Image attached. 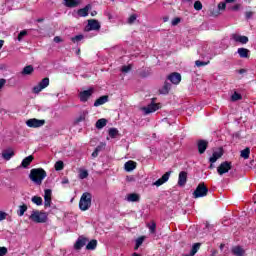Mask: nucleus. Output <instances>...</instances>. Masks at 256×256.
<instances>
[{
  "label": "nucleus",
  "instance_id": "1",
  "mask_svg": "<svg viewBox=\"0 0 256 256\" xmlns=\"http://www.w3.org/2000/svg\"><path fill=\"white\" fill-rule=\"evenodd\" d=\"M47 177V172L43 168H34L30 170L29 179L35 185H42L43 180Z\"/></svg>",
  "mask_w": 256,
  "mask_h": 256
},
{
  "label": "nucleus",
  "instance_id": "2",
  "mask_svg": "<svg viewBox=\"0 0 256 256\" xmlns=\"http://www.w3.org/2000/svg\"><path fill=\"white\" fill-rule=\"evenodd\" d=\"M48 219L49 214L39 210H33L29 216V220L33 221V223H47Z\"/></svg>",
  "mask_w": 256,
  "mask_h": 256
},
{
  "label": "nucleus",
  "instance_id": "3",
  "mask_svg": "<svg viewBox=\"0 0 256 256\" xmlns=\"http://www.w3.org/2000/svg\"><path fill=\"white\" fill-rule=\"evenodd\" d=\"M93 199V195L89 192H84L79 201V209L80 211H88L91 208V201Z\"/></svg>",
  "mask_w": 256,
  "mask_h": 256
},
{
  "label": "nucleus",
  "instance_id": "4",
  "mask_svg": "<svg viewBox=\"0 0 256 256\" xmlns=\"http://www.w3.org/2000/svg\"><path fill=\"white\" fill-rule=\"evenodd\" d=\"M209 193V188L205 186V183H200L196 187L195 191L193 192L194 199H199L201 197H207V194Z\"/></svg>",
  "mask_w": 256,
  "mask_h": 256
},
{
  "label": "nucleus",
  "instance_id": "5",
  "mask_svg": "<svg viewBox=\"0 0 256 256\" xmlns=\"http://www.w3.org/2000/svg\"><path fill=\"white\" fill-rule=\"evenodd\" d=\"M49 85V77L43 78L38 85L34 86L32 89V93L35 95H39L43 89H47V86Z\"/></svg>",
  "mask_w": 256,
  "mask_h": 256
},
{
  "label": "nucleus",
  "instance_id": "6",
  "mask_svg": "<svg viewBox=\"0 0 256 256\" xmlns=\"http://www.w3.org/2000/svg\"><path fill=\"white\" fill-rule=\"evenodd\" d=\"M231 169H233V164L229 161H224L218 166L217 173L218 175H225V173H229Z\"/></svg>",
  "mask_w": 256,
  "mask_h": 256
},
{
  "label": "nucleus",
  "instance_id": "7",
  "mask_svg": "<svg viewBox=\"0 0 256 256\" xmlns=\"http://www.w3.org/2000/svg\"><path fill=\"white\" fill-rule=\"evenodd\" d=\"M161 109V103H155V98L152 99V102L147 105V107L143 108V111L146 115L149 113H155V111H159Z\"/></svg>",
  "mask_w": 256,
  "mask_h": 256
},
{
  "label": "nucleus",
  "instance_id": "8",
  "mask_svg": "<svg viewBox=\"0 0 256 256\" xmlns=\"http://www.w3.org/2000/svg\"><path fill=\"white\" fill-rule=\"evenodd\" d=\"M93 92H94L93 88H89L88 90L81 91L79 93V99H80L81 103H87V101H89V99H91Z\"/></svg>",
  "mask_w": 256,
  "mask_h": 256
},
{
  "label": "nucleus",
  "instance_id": "9",
  "mask_svg": "<svg viewBox=\"0 0 256 256\" xmlns=\"http://www.w3.org/2000/svg\"><path fill=\"white\" fill-rule=\"evenodd\" d=\"M27 127L37 129V127H43L45 125V120H39L37 118H32L26 121Z\"/></svg>",
  "mask_w": 256,
  "mask_h": 256
},
{
  "label": "nucleus",
  "instance_id": "10",
  "mask_svg": "<svg viewBox=\"0 0 256 256\" xmlns=\"http://www.w3.org/2000/svg\"><path fill=\"white\" fill-rule=\"evenodd\" d=\"M198 153L203 155L205 151H207V147H209V142L207 140H198L197 141Z\"/></svg>",
  "mask_w": 256,
  "mask_h": 256
},
{
  "label": "nucleus",
  "instance_id": "11",
  "mask_svg": "<svg viewBox=\"0 0 256 256\" xmlns=\"http://www.w3.org/2000/svg\"><path fill=\"white\" fill-rule=\"evenodd\" d=\"M168 81H170L173 85H179L181 83V74L177 72H173L167 77Z\"/></svg>",
  "mask_w": 256,
  "mask_h": 256
},
{
  "label": "nucleus",
  "instance_id": "12",
  "mask_svg": "<svg viewBox=\"0 0 256 256\" xmlns=\"http://www.w3.org/2000/svg\"><path fill=\"white\" fill-rule=\"evenodd\" d=\"M172 171L166 172L160 179H158L156 182H154V185L156 187H161L164 183H167L169 181V177H171Z\"/></svg>",
  "mask_w": 256,
  "mask_h": 256
},
{
  "label": "nucleus",
  "instance_id": "13",
  "mask_svg": "<svg viewBox=\"0 0 256 256\" xmlns=\"http://www.w3.org/2000/svg\"><path fill=\"white\" fill-rule=\"evenodd\" d=\"M85 245H87V238L79 237L77 239L76 243L74 244V249L76 251H81V249H83V247H85Z\"/></svg>",
  "mask_w": 256,
  "mask_h": 256
},
{
  "label": "nucleus",
  "instance_id": "14",
  "mask_svg": "<svg viewBox=\"0 0 256 256\" xmlns=\"http://www.w3.org/2000/svg\"><path fill=\"white\" fill-rule=\"evenodd\" d=\"M232 39H234L236 43H241L242 45H247V43H249V37L241 36L239 34H233Z\"/></svg>",
  "mask_w": 256,
  "mask_h": 256
},
{
  "label": "nucleus",
  "instance_id": "15",
  "mask_svg": "<svg viewBox=\"0 0 256 256\" xmlns=\"http://www.w3.org/2000/svg\"><path fill=\"white\" fill-rule=\"evenodd\" d=\"M51 195H52L51 189H46L44 191V207H45V209H47V207H51Z\"/></svg>",
  "mask_w": 256,
  "mask_h": 256
},
{
  "label": "nucleus",
  "instance_id": "16",
  "mask_svg": "<svg viewBox=\"0 0 256 256\" xmlns=\"http://www.w3.org/2000/svg\"><path fill=\"white\" fill-rule=\"evenodd\" d=\"M88 26L90 27V31H99L101 29V24L99 20L90 19L88 20Z\"/></svg>",
  "mask_w": 256,
  "mask_h": 256
},
{
  "label": "nucleus",
  "instance_id": "17",
  "mask_svg": "<svg viewBox=\"0 0 256 256\" xmlns=\"http://www.w3.org/2000/svg\"><path fill=\"white\" fill-rule=\"evenodd\" d=\"M187 184V172L181 171L178 176V185L179 187H185Z\"/></svg>",
  "mask_w": 256,
  "mask_h": 256
},
{
  "label": "nucleus",
  "instance_id": "18",
  "mask_svg": "<svg viewBox=\"0 0 256 256\" xmlns=\"http://www.w3.org/2000/svg\"><path fill=\"white\" fill-rule=\"evenodd\" d=\"M223 157V148H220L218 152H213L212 156L209 158V163H217L218 159Z\"/></svg>",
  "mask_w": 256,
  "mask_h": 256
},
{
  "label": "nucleus",
  "instance_id": "19",
  "mask_svg": "<svg viewBox=\"0 0 256 256\" xmlns=\"http://www.w3.org/2000/svg\"><path fill=\"white\" fill-rule=\"evenodd\" d=\"M124 169L125 171H127L128 173H131V171H135V169H137V162L133 161V160H129L124 164Z\"/></svg>",
  "mask_w": 256,
  "mask_h": 256
},
{
  "label": "nucleus",
  "instance_id": "20",
  "mask_svg": "<svg viewBox=\"0 0 256 256\" xmlns=\"http://www.w3.org/2000/svg\"><path fill=\"white\" fill-rule=\"evenodd\" d=\"M64 5L69 9H75V7L81 5V0H64Z\"/></svg>",
  "mask_w": 256,
  "mask_h": 256
},
{
  "label": "nucleus",
  "instance_id": "21",
  "mask_svg": "<svg viewBox=\"0 0 256 256\" xmlns=\"http://www.w3.org/2000/svg\"><path fill=\"white\" fill-rule=\"evenodd\" d=\"M109 102V96L108 95H103L96 99L94 102V107H101V105H105V103Z\"/></svg>",
  "mask_w": 256,
  "mask_h": 256
},
{
  "label": "nucleus",
  "instance_id": "22",
  "mask_svg": "<svg viewBox=\"0 0 256 256\" xmlns=\"http://www.w3.org/2000/svg\"><path fill=\"white\" fill-rule=\"evenodd\" d=\"M89 11H91V4L86 5L82 9H78L77 15L78 17H87L89 15Z\"/></svg>",
  "mask_w": 256,
  "mask_h": 256
},
{
  "label": "nucleus",
  "instance_id": "23",
  "mask_svg": "<svg viewBox=\"0 0 256 256\" xmlns=\"http://www.w3.org/2000/svg\"><path fill=\"white\" fill-rule=\"evenodd\" d=\"M231 253L232 255L243 256L245 255V249H243L241 246H233L231 248Z\"/></svg>",
  "mask_w": 256,
  "mask_h": 256
},
{
  "label": "nucleus",
  "instance_id": "24",
  "mask_svg": "<svg viewBox=\"0 0 256 256\" xmlns=\"http://www.w3.org/2000/svg\"><path fill=\"white\" fill-rule=\"evenodd\" d=\"M237 53L241 59H249L251 51L247 48H238Z\"/></svg>",
  "mask_w": 256,
  "mask_h": 256
},
{
  "label": "nucleus",
  "instance_id": "25",
  "mask_svg": "<svg viewBox=\"0 0 256 256\" xmlns=\"http://www.w3.org/2000/svg\"><path fill=\"white\" fill-rule=\"evenodd\" d=\"M171 91V83L165 81L163 87L159 90L161 95H169Z\"/></svg>",
  "mask_w": 256,
  "mask_h": 256
},
{
  "label": "nucleus",
  "instance_id": "26",
  "mask_svg": "<svg viewBox=\"0 0 256 256\" xmlns=\"http://www.w3.org/2000/svg\"><path fill=\"white\" fill-rule=\"evenodd\" d=\"M33 159H35V157H33V155L27 156L26 158H24L22 160L21 166L24 169H27V167H29V165H31V163H33Z\"/></svg>",
  "mask_w": 256,
  "mask_h": 256
},
{
  "label": "nucleus",
  "instance_id": "27",
  "mask_svg": "<svg viewBox=\"0 0 256 256\" xmlns=\"http://www.w3.org/2000/svg\"><path fill=\"white\" fill-rule=\"evenodd\" d=\"M2 157L5 161H10L12 157H15V152L12 149L5 150L2 152Z\"/></svg>",
  "mask_w": 256,
  "mask_h": 256
},
{
  "label": "nucleus",
  "instance_id": "28",
  "mask_svg": "<svg viewBox=\"0 0 256 256\" xmlns=\"http://www.w3.org/2000/svg\"><path fill=\"white\" fill-rule=\"evenodd\" d=\"M127 201L130 203H138V201H141V196L137 193H131L128 195Z\"/></svg>",
  "mask_w": 256,
  "mask_h": 256
},
{
  "label": "nucleus",
  "instance_id": "29",
  "mask_svg": "<svg viewBox=\"0 0 256 256\" xmlns=\"http://www.w3.org/2000/svg\"><path fill=\"white\" fill-rule=\"evenodd\" d=\"M86 249L88 251H95V249H97V240L93 239L91 240L87 245H86Z\"/></svg>",
  "mask_w": 256,
  "mask_h": 256
},
{
  "label": "nucleus",
  "instance_id": "30",
  "mask_svg": "<svg viewBox=\"0 0 256 256\" xmlns=\"http://www.w3.org/2000/svg\"><path fill=\"white\" fill-rule=\"evenodd\" d=\"M107 125V119L101 118L96 122V129H103Z\"/></svg>",
  "mask_w": 256,
  "mask_h": 256
},
{
  "label": "nucleus",
  "instance_id": "31",
  "mask_svg": "<svg viewBox=\"0 0 256 256\" xmlns=\"http://www.w3.org/2000/svg\"><path fill=\"white\" fill-rule=\"evenodd\" d=\"M249 155H251V149L249 147H246L240 153V157H242V159H249Z\"/></svg>",
  "mask_w": 256,
  "mask_h": 256
},
{
  "label": "nucleus",
  "instance_id": "32",
  "mask_svg": "<svg viewBox=\"0 0 256 256\" xmlns=\"http://www.w3.org/2000/svg\"><path fill=\"white\" fill-rule=\"evenodd\" d=\"M35 71L32 65H28L23 68L22 75H31Z\"/></svg>",
  "mask_w": 256,
  "mask_h": 256
},
{
  "label": "nucleus",
  "instance_id": "33",
  "mask_svg": "<svg viewBox=\"0 0 256 256\" xmlns=\"http://www.w3.org/2000/svg\"><path fill=\"white\" fill-rule=\"evenodd\" d=\"M108 135L111 139H116L117 135H119V130H117V128H110L108 130Z\"/></svg>",
  "mask_w": 256,
  "mask_h": 256
},
{
  "label": "nucleus",
  "instance_id": "34",
  "mask_svg": "<svg viewBox=\"0 0 256 256\" xmlns=\"http://www.w3.org/2000/svg\"><path fill=\"white\" fill-rule=\"evenodd\" d=\"M31 201L34 205H38V207L43 205V198L41 196H33Z\"/></svg>",
  "mask_w": 256,
  "mask_h": 256
},
{
  "label": "nucleus",
  "instance_id": "35",
  "mask_svg": "<svg viewBox=\"0 0 256 256\" xmlns=\"http://www.w3.org/2000/svg\"><path fill=\"white\" fill-rule=\"evenodd\" d=\"M54 169L55 171H63V169H65V163L61 160L57 161L54 165Z\"/></svg>",
  "mask_w": 256,
  "mask_h": 256
},
{
  "label": "nucleus",
  "instance_id": "36",
  "mask_svg": "<svg viewBox=\"0 0 256 256\" xmlns=\"http://www.w3.org/2000/svg\"><path fill=\"white\" fill-rule=\"evenodd\" d=\"M143 241H145V236H140L138 239H136V244L134 247L135 251H137V249L143 245Z\"/></svg>",
  "mask_w": 256,
  "mask_h": 256
},
{
  "label": "nucleus",
  "instance_id": "37",
  "mask_svg": "<svg viewBox=\"0 0 256 256\" xmlns=\"http://www.w3.org/2000/svg\"><path fill=\"white\" fill-rule=\"evenodd\" d=\"M199 249H201V243L193 244L191 252H190L191 256H195L197 254V251H199Z\"/></svg>",
  "mask_w": 256,
  "mask_h": 256
},
{
  "label": "nucleus",
  "instance_id": "38",
  "mask_svg": "<svg viewBox=\"0 0 256 256\" xmlns=\"http://www.w3.org/2000/svg\"><path fill=\"white\" fill-rule=\"evenodd\" d=\"M147 227H148V229H149V231H150V233L152 235L156 233V231H157V223H155V221H152L151 224H147Z\"/></svg>",
  "mask_w": 256,
  "mask_h": 256
},
{
  "label": "nucleus",
  "instance_id": "39",
  "mask_svg": "<svg viewBox=\"0 0 256 256\" xmlns=\"http://www.w3.org/2000/svg\"><path fill=\"white\" fill-rule=\"evenodd\" d=\"M85 39V36L83 34L76 35L71 38L72 43H79V41H83Z\"/></svg>",
  "mask_w": 256,
  "mask_h": 256
},
{
  "label": "nucleus",
  "instance_id": "40",
  "mask_svg": "<svg viewBox=\"0 0 256 256\" xmlns=\"http://www.w3.org/2000/svg\"><path fill=\"white\" fill-rule=\"evenodd\" d=\"M26 211H27V206L25 204L19 206L18 216L23 217Z\"/></svg>",
  "mask_w": 256,
  "mask_h": 256
},
{
  "label": "nucleus",
  "instance_id": "41",
  "mask_svg": "<svg viewBox=\"0 0 256 256\" xmlns=\"http://www.w3.org/2000/svg\"><path fill=\"white\" fill-rule=\"evenodd\" d=\"M241 99H243V96H241V94L234 92L231 96V101L235 102V101H241Z\"/></svg>",
  "mask_w": 256,
  "mask_h": 256
},
{
  "label": "nucleus",
  "instance_id": "42",
  "mask_svg": "<svg viewBox=\"0 0 256 256\" xmlns=\"http://www.w3.org/2000/svg\"><path fill=\"white\" fill-rule=\"evenodd\" d=\"M89 177V172L87 170H81L79 172V179H87Z\"/></svg>",
  "mask_w": 256,
  "mask_h": 256
},
{
  "label": "nucleus",
  "instance_id": "43",
  "mask_svg": "<svg viewBox=\"0 0 256 256\" xmlns=\"http://www.w3.org/2000/svg\"><path fill=\"white\" fill-rule=\"evenodd\" d=\"M135 21H137V14H132L129 16L127 23L128 25H133Z\"/></svg>",
  "mask_w": 256,
  "mask_h": 256
},
{
  "label": "nucleus",
  "instance_id": "44",
  "mask_svg": "<svg viewBox=\"0 0 256 256\" xmlns=\"http://www.w3.org/2000/svg\"><path fill=\"white\" fill-rule=\"evenodd\" d=\"M194 9L195 11H201V9H203V4L201 3V1L197 0L194 3Z\"/></svg>",
  "mask_w": 256,
  "mask_h": 256
},
{
  "label": "nucleus",
  "instance_id": "45",
  "mask_svg": "<svg viewBox=\"0 0 256 256\" xmlns=\"http://www.w3.org/2000/svg\"><path fill=\"white\" fill-rule=\"evenodd\" d=\"M195 65L196 67H205V65H209V61L205 62V61L196 60Z\"/></svg>",
  "mask_w": 256,
  "mask_h": 256
},
{
  "label": "nucleus",
  "instance_id": "46",
  "mask_svg": "<svg viewBox=\"0 0 256 256\" xmlns=\"http://www.w3.org/2000/svg\"><path fill=\"white\" fill-rule=\"evenodd\" d=\"M26 35H27V30L20 31V33L18 34L17 40L18 41H23V37H26Z\"/></svg>",
  "mask_w": 256,
  "mask_h": 256
},
{
  "label": "nucleus",
  "instance_id": "47",
  "mask_svg": "<svg viewBox=\"0 0 256 256\" xmlns=\"http://www.w3.org/2000/svg\"><path fill=\"white\" fill-rule=\"evenodd\" d=\"M101 151V146H97L95 150L92 152V157L95 159V157H99V152Z\"/></svg>",
  "mask_w": 256,
  "mask_h": 256
},
{
  "label": "nucleus",
  "instance_id": "48",
  "mask_svg": "<svg viewBox=\"0 0 256 256\" xmlns=\"http://www.w3.org/2000/svg\"><path fill=\"white\" fill-rule=\"evenodd\" d=\"M225 9H227V4H226V2H220V3L218 4V10H219V11H225Z\"/></svg>",
  "mask_w": 256,
  "mask_h": 256
},
{
  "label": "nucleus",
  "instance_id": "49",
  "mask_svg": "<svg viewBox=\"0 0 256 256\" xmlns=\"http://www.w3.org/2000/svg\"><path fill=\"white\" fill-rule=\"evenodd\" d=\"M121 71L122 73H129L131 71V65L122 66Z\"/></svg>",
  "mask_w": 256,
  "mask_h": 256
},
{
  "label": "nucleus",
  "instance_id": "50",
  "mask_svg": "<svg viewBox=\"0 0 256 256\" xmlns=\"http://www.w3.org/2000/svg\"><path fill=\"white\" fill-rule=\"evenodd\" d=\"M253 15H255V12H253V11H247V12L245 13V18H246L247 20H249V19H251V17H253Z\"/></svg>",
  "mask_w": 256,
  "mask_h": 256
},
{
  "label": "nucleus",
  "instance_id": "51",
  "mask_svg": "<svg viewBox=\"0 0 256 256\" xmlns=\"http://www.w3.org/2000/svg\"><path fill=\"white\" fill-rule=\"evenodd\" d=\"M139 76L142 78L149 77V71L142 70L141 72H139Z\"/></svg>",
  "mask_w": 256,
  "mask_h": 256
},
{
  "label": "nucleus",
  "instance_id": "52",
  "mask_svg": "<svg viewBox=\"0 0 256 256\" xmlns=\"http://www.w3.org/2000/svg\"><path fill=\"white\" fill-rule=\"evenodd\" d=\"M7 247H0V256H5L7 255Z\"/></svg>",
  "mask_w": 256,
  "mask_h": 256
},
{
  "label": "nucleus",
  "instance_id": "53",
  "mask_svg": "<svg viewBox=\"0 0 256 256\" xmlns=\"http://www.w3.org/2000/svg\"><path fill=\"white\" fill-rule=\"evenodd\" d=\"M181 23V18L176 17L172 20V25L175 27L176 25H179Z\"/></svg>",
  "mask_w": 256,
  "mask_h": 256
},
{
  "label": "nucleus",
  "instance_id": "54",
  "mask_svg": "<svg viewBox=\"0 0 256 256\" xmlns=\"http://www.w3.org/2000/svg\"><path fill=\"white\" fill-rule=\"evenodd\" d=\"M4 219H7V213L0 211V221H4Z\"/></svg>",
  "mask_w": 256,
  "mask_h": 256
},
{
  "label": "nucleus",
  "instance_id": "55",
  "mask_svg": "<svg viewBox=\"0 0 256 256\" xmlns=\"http://www.w3.org/2000/svg\"><path fill=\"white\" fill-rule=\"evenodd\" d=\"M85 117H86V114L84 113V114H82V115H80L78 118H77V123H81V121H85Z\"/></svg>",
  "mask_w": 256,
  "mask_h": 256
},
{
  "label": "nucleus",
  "instance_id": "56",
  "mask_svg": "<svg viewBox=\"0 0 256 256\" xmlns=\"http://www.w3.org/2000/svg\"><path fill=\"white\" fill-rule=\"evenodd\" d=\"M5 83H7V80H5L4 78L0 79V90L3 89V87H5Z\"/></svg>",
  "mask_w": 256,
  "mask_h": 256
},
{
  "label": "nucleus",
  "instance_id": "57",
  "mask_svg": "<svg viewBox=\"0 0 256 256\" xmlns=\"http://www.w3.org/2000/svg\"><path fill=\"white\" fill-rule=\"evenodd\" d=\"M62 42H63V39H61V37L59 36L54 37V43H62Z\"/></svg>",
  "mask_w": 256,
  "mask_h": 256
},
{
  "label": "nucleus",
  "instance_id": "58",
  "mask_svg": "<svg viewBox=\"0 0 256 256\" xmlns=\"http://www.w3.org/2000/svg\"><path fill=\"white\" fill-rule=\"evenodd\" d=\"M67 184H69V178L64 177L62 180V185H67Z\"/></svg>",
  "mask_w": 256,
  "mask_h": 256
},
{
  "label": "nucleus",
  "instance_id": "59",
  "mask_svg": "<svg viewBox=\"0 0 256 256\" xmlns=\"http://www.w3.org/2000/svg\"><path fill=\"white\" fill-rule=\"evenodd\" d=\"M239 7H241V5H239V4H236V5H234L233 6V11H239Z\"/></svg>",
  "mask_w": 256,
  "mask_h": 256
},
{
  "label": "nucleus",
  "instance_id": "60",
  "mask_svg": "<svg viewBox=\"0 0 256 256\" xmlns=\"http://www.w3.org/2000/svg\"><path fill=\"white\" fill-rule=\"evenodd\" d=\"M238 73H239L240 75H243V73H247V70H245V69H240V70H238Z\"/></svg>",
  "mask_w": 256,
  "mask_h": 256
},
{
  "label": "nucleus",
  "instance_id": "61",
  "mask_svg": "<svg viewBox=\"0 0 256 256\" xmlns=\"http://www.w3.org/2000/svg\"><path fill=\"white\" fill-rule=\"evenodd\" d=\"M217 255V250H213L210 256H216Z\"/></svg>",
  "mask_w": 256,
  "mask_h": 256
},
{
  "label": "nucleus",
  "instance_id": "62",
  "mask_svg": "<svg viewBox=\"0 0 256 256\" xmlns=\"http://www.w3.org/2000/svg\"><path fill=\"white\" fill-rule=\"evenodd\" d=\"M5 43V41L4 40H0V49H2L3 48V44Z\"/></svg>",
  "mask_w": 256,
  "mask_h": 256
},
{
  "label": "nucleus",
  "instance_id": "63",
  "mask_svg": "<svg viewBox=\"0 0 256 256\" xmlns=\"http://www.w3.org/2000/svg\"><path fill=\"white\" fill-rule=\"evenodd\" d=\"M225 3H235V0H225Z\"/></svg>",
  "mask_w": 256,
  "mask_h": 256
},
{
  "label": "nucleus",
  "instance_id": "64",
  "mask_svg": "<svg viewBox=\"0 0 256 256\" xmlns=\"http://www.w3.org/2000/svg\"><path fill=\"white\" fill-rule=\"evenodd\" d=\"M95 15H97V11L94 10V11L91 12V16L95 17Z\"/></svg>",
  "mask_w": 256,
  "mask_h": 256
}]
</instances>
